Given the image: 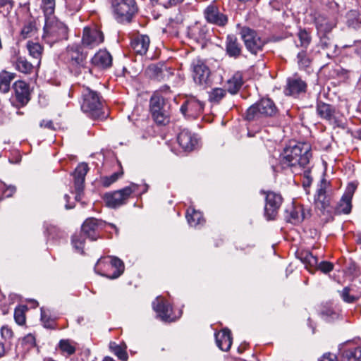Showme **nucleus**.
<instances>
[{
  "mask_svg": "<svg viewBox=\"0 0 361 361\" xmlns=\"http://www.w3.org/2000/svg\"><path fill=\"white\" fill-rule=\"evenodd\" d=\"M320 314L325 321L329 322L337 319L339 317L338 313L333 310L332 307L326 306L322 308Z\"/></svg>",
  "mask_w": 361,
  "mask_h": 361,
  "instance_id": "obj_36",
  "label": "nucleus"
},
{
  "mask_svg": "<svg viewBox=\"0 0 361 361\" xmlns=\"http://www.w3.org/2000/svg\"><path fill=\"white\" fill-rule=\"evenodd\" d=\"M226 95V91L221 88H214L209 93V100L213 103H219Z\"/></svg>",
  "mask_w": 361,
  "mask_h": 361,
  "instance_id": "obj_40",
  "label": "nucleus"
},
{
  "mask_svg": "<svg viewBox=\"0 0 361 361\" xmlns=\"http://www.w3.org/2000/svg\"><path fill=\"white\" fill-rule=\"evenodd\" d=\"M290 216L291 222L293 224H298L303 221L305 218L303 207L300 205L293 207L290 211Z\"/></svg>",
  "mask_w": 361,
  "mask_h": 361,
  "instance_id": "obj_34",
  "label": "nucleus"
},
{
  "mask_svg": "<svg viewBox=\"0 0 361 361\" xmlns=\"http://www.w3.org/2000/svg\"><path fill=\"white\" fill-rule=\"evenodd\" d=\"M104 42L103 33L96 28L85 27L83 30V45H98Z\"/></svg>",
  "mask_w": 361,
  "mask_h": 361,
  "instance_id": "obj_19",
  "label": "nucleus"
},
{
  "mask_svg": "<svg viewBox=\"0 0 361 361\" xmlns=\"http://www.w3.org/2000/svg\"><path fill=\"white\" fill-rule=\"evenodd\" d=\"M66 28L64 24L59 21L55 16L47 17L45 18V24L44 26L43 38L47 44H53L56 42V39L51 38L65 34Z\"/></svg>",
  "mask_w": 361,
  "mask_h": 361,
  "instance_id": "obj_7",
  "label": "nucleus"
},
{
  "mask_svg": "<svg viewBox=\"0 0 361 361\" xmlns=\"http://www.w3.org/2000/svg\"><path fill=\"white\" fill-rule=\"evenodd\" d=\"M298 63L303 67H308L310 64V59L307 56L305 51H301L298 54Z\"/></svg>",
  "mask_w": 361,
  "mask_h": 361,
  "instance_id": "obj_51",
  "label": "nucleus"
},
{
  "mask_svg": "<svg viewBox=\"0 0 361 361\" xmlns=\"http://www.w3.org/2000/svg\"><path fill=\"white\" fill-rule=\"evenodd\" d=\"M204 106V103L199 99L190 97L180 106V111L185 116L196 118L202 113Z\"/></svg>",
  "mask_w": 361,
  "mask_h": 361,
  "instance_id": "obj_13",
  "label": "nucleus"
},
{
  "mask_svg": "<svg viewBox=\"0 0 361 361\" xmlns=\"http://www.w3.org/2000/svg\"><path fill=\"white\" fill-rule=\"evenodd\" d=\"M317 29L319 30V31H325V32H327V31H329L331 30V27H328L327 28H324L323 27V25L322 24H318L317 25Z\"/></svg>",
  "mask_w": 361,
  "mask_h": 361,
  "instance_id": "obj_64",
  "label": "nucleus"
},
{
  "mask_svg": "<svg viewBox=\"0 0 361 361\" xmlns=\"http://www.w3.org/2000/svg\"><path fill=\"white\" fill-rule=\"evenodd\" d=\"M310 145L307 143L297 145L284 149L280 161L283 167L302 168L309 164L312 157Z\"/></svg>",
  "mask_w": 361,
  "mask_h": 361,
  "instance_id": "obj_1",
  "label": "nucleus"
},
{
  "mask_svg": "<svg viewBox=\"0 0 361 361\" xmlns=\"http://www.w3.org/2000/svg\"><path fill=\"white\" fill-rule=\"evenodd\" d=\"M282 202L283 198L280 194L274 192H267L264 215L268 220L276 217Z\"/></svg>",
  "mask_w": 361,
  "mask_h": 361,
  "instance_id": "obj_12",
  "label": "nucleus"
},
{
  "mask_svg": "<svg viewBox=\"0 0 361 361\" xmlns=\"http://www.w3.org/2000/svg\"><path fill=\"white\" fill-rule=\"evenodd\" d=\"M298 37L302 45L309 44L311 42V37L305 30H301L298 32Z\"/></svg>",
  "mask_w": 361,
  "mask_h": 361,
  "instance_id": "obj_50",
  "label": "nucleus"
},
{
  "mask_svg": "<svg viewBox=\"0 0 361 361\" xmlns=\"http://www.w3.org/2000/svg\"><path fill=\"white\" fill-rule=\"evenodd\" d=\"M353 290L348 287L344 288L341 292V297L345 302L353 303L357 300L360 295H354L352 293Z\"/></svg>",
  "mask_w": 361,
  "mask_h": 361,
  "instance_id": "obj_39",
  "label": "nucleus"
},
{
  "mask_svg": "<svg viewBox=\"0 0 361 361\" xmlns=\"http://www.w3.org/2000/svg\"><path fill=\"white\" fill-rule=\"evenodd\" d=\"M42 128L54 130L53 122L50 120H42L39 124Z\"/></svg>",
  "mask_w": 361,
  "mask_h": 361,
  "instance_id": "obj_57",
  "label": "nucleus"
},
{
  "mask_svg": "<svg viewBox=\"0 0 361 361\" xmlns=\"http://www.w3.org/2000/svg\"><path fill=\"white\" fill-rule=\"evenodd\" d=\"M135 51L140 54H145L148 50V47H134Z\"/></svg>",
  "mask_w": 361,
  "mask_h": 361,
  "instance_id": "obj_59",
  "label": "nucleus"
},
{
  "mask_svg": "<svg viewBox=\"0 0 361 361\" xmlns=\"http://www.w3.org/2000/svg\"><path fill=\"white\" fill-rule=\"evenodd\" d=\"M1 334L3 338L9 339L13 337V331L6 326H3L1 329Z\"/></svg>",
  "mask_w": 361,
  "mask_h": 361,
  "instance_id": "obj_53",
  "label": "nucleus"
},
{
  "mask_svg": "<svg viewBox=\"0 0 361 361\" xmlns=\"http://www.w3.org/2000/svg\"><path fill=\"white\" fill-rule=\"evenodd\" d=\"M82 103L81 108L83 111L92 113L99 110L102 106V101L99 94L90 89L84 88L82 93Z\"/></svg>",
  "mask_w": 361,
  "mask_h": 361,
  "instance_id": "obj_10",
  "label": "nucleus"
},
{
  "mask_svg": "<svg viewBox=\"0 0 361 361\" xmlns=\"http://www.w3.org/2000/svg\"><path fill=\"white\" fill-rule=\"evenodd\" d=\"M92 62L99 68H106L112 64V56L106 49H100L94 55Z\"/></svg>",
  "mask_w": 361,
  "mask_h": 361,
  "instance_id": "obj_23",
  "label": "nucleus"
},
{
  "mask_svg": "<svg viewBox=\"0 0 361 361\" xmlns=\"http://www.w3.org/2000/svg\"><path fill=\"white\" fill-rule=\"evenodd\" d=\"M16 68L21 73L29 74L32 72L34 66L25 58L19 56L16 62Z\"/></svg>",
  "mask_w": 361,
  "mask_h": 361,
  "instance_id": "obj_32",
  "label": "nucleus"
},
{
  "mask_svg": "<svg viewBox=\"0 0 361 361\" xmlns=\"http://www.w3.org/2000/svg\"><path fill=\"white\" fill-rule=\"evenodd\" d=\"M361 347L349 348L343 350L338 361H361Z\"/></svg>",
  "mask_w": 361,
  "mask_h": 361,
  "instance_id": "obj_26",
  "label": "nucleus"
},
{
  "mask_svg": "<svg viewBox=\"0 0 361 361\" xmlns=\"http://www.w3.org/2000/svg\"><path fill=\"white\" fill-rule=\"evenodd\" d=\"M180 146L185 151H192L197 145V137L187 129L183 130L178 136Z\"/></svg>",
  "mask_w": 361,
  "mask_h": 361,
  "instance_id": "obj_20",
  "label": "nucleus"
},
{
  "mask_svg": "<svg viewBox=\"0 0 361 361\" xmlns=\"http://www.w3.org/2000/svg\"><path fill=\"white\" fill-rule=\"evenodd\" d=\"M150 112L154 121L159 125H166L170 119V105L158 93L150 99Z\"/></svg>",
  "mask_w": 361,
  "mask_h": 361,
  "instance_id": "obj_2",
  "label": "nucleus"
},
{
  "mask_svg": "<svg viewBox=\"0 0 361 361\" xmlns=\"http://www.w3.org/2000/svg\"><path fill=\"white\" fill-rule=\"evenodd\" d=\"M317 112L322 118L327 120L331 119L333 115V111L330 105L325 103L318 104Z\"/></svg>",
  "mask_w": 361,
  "mask_h": 361,
  "instance_id": "obj_37",
  "label": "nucleus"
},
{
  "mask_svg": "<svg viewBox=\"0 0 361 361\" xmlns=\"http://www.w3.org/2000/svg\"><path fill=\"white\" fill-rule=\"evenodd\" d=\"M0 6L6 7L7 10L11 8V0H0Z\"/></svg>",
  "mask_w": 361,
  "mask_h": 361,
  "instance_id": "obj_60",
  "label": "nucleus"
},
{
  "mask_svg": "<svg viewBox=\"0 0 361 361\" xmlns=\"http://www.w3.org/2000/svg\"><path fill=\"white\" fill-rule=\"evenodd\" d=\"M123 174V172H116L109 176H104L102 178V183L104 187H109L116 182Z\"/></svg>",
  "mask_w": 361,
  "mask_h": 361,
  "instance_id": "obj_45",
  "label": "nucleus"
},
{
  "mask_svg": "<svg viewBox=\"0 0 361 361\" xmlns=\"http://www.w3.org/2000/svg\"><path fill=\"white\" fill-rule=\"evenodd\" d=\"M148 75L157 80H164L166 77H169L171 73L170 68H168L164 64H152L147 69Z\"/></svg>",
  "mask_w": 361,
  "mask_h": 361,
  "instance_id": "obj_22",
  "label": "nucleus"
},
{
  "mask_svg": "<svg viewBox=\"0 0 361 361\" xmlns=\"http://www.w3.org/2000/svg\"><path fill=\"white\" fill-rule=\"evenodd\" d=\"M217 346L223 351L230 349L232 344L231 331L228 329H224L222 331L215 334Z\"/></svg>",
  "mask_w": 361,
  "mask_h": 361,
  "instance_id": "obj_25",
  "label": "nucleus"
},
{
  "mask_svg": "<svg viewBox=\"0 0 361 361\" xmlns=\"http://www.w3.org/2000/svg\"><path fill=\"white\" fill-rule=\"evenodd\" d=\"M346 24L349 27L358 28L361 25V18L357 11H350L346 15Z\"/></svg>",
  "mask_w": 361,
  "mask_h": 361,
  "instance_id": "obj_31",
  "label": "nucleus"
},
{
  "mask_svg": "<svg viewBox=\"0 0 361 361\" xmlns=\"http://www.w3.org/2000/svg\"><path fill=\"white\" fill-rule=\"evenodd\" d=\"M29 54L34 59H39L37 65L40 63V57L43 51V47H27Z\"/></svg>",
  "mask_w": 361,
  "mask_h": 361,
  "instance_id": "obj_46",
  "label": "nucleus"
},
{
  "mask_svg": "<svg viewBox=\"0 0 361 361\" xmlns=\"http://www.w3.org/2000/svg\"><path fill=\"white\" fill-rule=\"evenodd\" d=\"M228 39L229 40L228 44L227 45H234L235 43V37L234 36H228Z\"/></svg>",
  "mask_w": 361,
  "mask_h": 361,
  "instance_id": "obj_63",
  "label": "nucleus"
},
{
  "mask_svg": "<svg viewBox=\"0 0 361 361\" xmlns=\"http://www.w3.org/2000/svg\"><path fill=\"white\" fill-rule=\"evenodd\" d=\"M59 348L63 353L71 355L75 353V343L69 339H61L59 343Z\"/></svg>",
  "mask_w": 361,
  "mask_h": 361,
  "instance_id": "obj_33",
  "label": "nucleus"
},
{
  "mask_svg": "<svg viewBox=\"0 0 361 361\" xmlns=\"http://www.w3.org/2000/svg\"><path fill=\"white\" fill-rule=\"evenodd\" d=\"M337 357L332 353H324L319 359V361H336Z\"/></svg>",
  "mask_w": 361,
  "mask_h": 361,
  "instance_id": "obj_54",
  "label": "nucleus"
},
{
  "mask_svg": "<svg viewBox=\"0 0 361 361\" xmlns=\"http://www.w3.org/2000/svg\"><path fill=\"white\" fill-rule=\"evenodd\" d=\"M115 17L118 22L129 23L137 11L135 0H111Z\"/></svg>",
  "mask_w": 361,
  "mask_h": 361,
  "instance_id": "obj_4",
  "label": "nucleus"
},
{
  "mask_svg": "<svg viewBox=\"0 0 361 361\" xmlns=\"http://www.w3.org/2000/svg\"><path fill=\"white\" fill-rule=\"evenodd\" d=\"M66 7L72 11H78L82 6V0H66Z\"/></svg>",
  "mask_w": 361,
  "mask_h": 361,
  "instance_id": "obj_48",
  "label": "nucleus"
},
{
  "mask_svg": "<svg viewBox=\"0 0 361 361\" xmlns=\"http://www.w3.org/2000/svg\"><path fill=\"white\" fill-rule=\"evenodd\" d=\"M152 307L162 321L171 322L175 320L171 315V307L166 304L163 298L157 297L152 302Z\"/></svg>",
  "mask_w": 361,
  "mask_h": 361,
  "instance_id": "obj_18",
  "label": "nucleus"
},
{
  "mask_svg": "<svg viewBox=\"0 0 361 361\" xmlns=\"http://www.w3.org/2000/svg\"><path fill=\"white\" fill-rule=\"evenodd\" d=\"M42 8L45 18H47V17L54 16L55 0H42Z\"/></svg>",
  "mask_w": 361,
  "mask_h": 361,
  "instance_id": "obj_38",
  "label": "nucleus"
},
{
  "mask_svg": "<svg viewBox=\"0 0 361 361\" xmlns=\"http://www.w3.org/2000/svg\"><path fill=\"white\" fill-rule=\"evenodd\" d=\"M298 257L310 273L320 270L324 274H327L334 269V264L329 262L322 261L319 263L317 257L307 250L300 252Z\"/></svg>",
  "mask_w": 361,
  "mask_h": 361,
  "instance_id": "obj_5",
  "label": "nucleus"
},
{
  "mask_svg": "<svg viewBox=\"0 0 361 361\" xmlns=\"http://www.w3.org/2000/svg\"><path fill=\"white\" fill-rule=\"evenodd\" d=\"M17 101L22 105H25L30 101L29 85L24 81H16L13 85Z\"/></svg>",
  "mask_w": 361,
  "mask_h": 361,
  "instance_id": "obj_21",
  "label": "nucleus"
},
{
  "mask_svg": "<svg viewBox=\"0 0 361 361\" xmlns=\"http://www.w3.org/2000/svg\"><path fill=\"white\" fill-rule=\"evenodd\" d=\"M88 170L89 168L87 164L85 163H81L78 164L73 173L76 200H80V193L82 192L84 188L85 178Z\"/></svg>",
  "mask_w": 361,
  "mask_h": 361,
  "instance_id": "obj_17",
  "label": "nucleus"
},
{
  "mask_svg": "<svg viewBox=\"0 0 361 361\" xmlns=\"http://www.w3.org/2000/svg\"><path fill=\"white\" fill-rule=\"evenodd\" d=\"M151 1L153 4L158 3L161 5H162L163 6H164L165 8H167L166 0H151Z\"/></svg>",
  "mask_w": 361,
  "mask_h": 361,
  "instance_id": "obj_62",
  "label": "nucleus"
},
{
  "mask_svg": "<svg viewBox=\"0 0 361 361\" xmlns=\"http://www.w3.org/2000/svg\"><path fill=\"white\" fill-rule=\"evenodd\" d=\"M192 78L195 82L204 87L210 86L212 83L211 71L204 61L195 59L191 64Z\"/></svg>",
  "mask_w": 361,
  "mask_h": 361,
  "instance_id": "obj_6",
  "label": "nucleus"
},
{
  "mask_svg": "<svg viewBox=\"0 0 361 361\" xmlns=\"http://www.w3.org/2000/svg\"><path fill=\"white\" fill-rule=\"evenodd\" d=\"M36 32L35 24L32 22H29L25 24L22 29L21 35L23 38L32 37Z\"/></svg>",
  "mask_w": 361,
  "mask_h": 361,
  "instance_id": "obj_42",
  "label": "nucleus"
},
{
  "mask_svg": "<svg viewBox=\"0 0 361 361\" xmlns=\"http://www.w3.org/2000/svg\"><path fill=\"white\" fill-rule=\"evenodd\" d=\"M331 197L329 190V183L323 178L317 192L315 197L316 207L322 212L326 211L327 213L331 212L330 207Z\"/></svg>",
  "mask_w": 361,
  "mask_h": 361,
  "instance_id": "obj_9",
  "label": "nucleus"
},
{
  "mask_svg": "<svg viewBox=\"0 0 361 361\" xmlns=\"http://www.w3.org/2000/svg\"><path fill=\"white\" fill-rule=\"evenodd\" d=\"M183 1V0H166L167 8L172 5H176Z\"/></svg>",
  "mask_w": 361,
  "mask_h": 361,
  "instance_id": "obj_61",
  "label": "nucleus"
},
{
  "mask_svg": "<svg viewBox=\"0 0 361 361\" xmlns=\"http://www.w3.org/2000/svg\"><path fill=\"white\" fill-rule=\"evenodd\" d=\"M83 233L75 234L72 238V244L74 248L79 252H83L85 239L83 238Z\"/></svg>",
  "mask_w": 361,
  "mask_h": 361,
  "instance_id": "obj_41",
  "label": "nucleus"
},
{
  "mask_svg": "<svg viewBox=\"0 0 361 361\" xmlns=\"http://www.w3.org/2000/svg\"><path fill=\"white\" fill-rule=\"evenodd\" d=\"M14 319L16 323L19 325H23L25 322V316L23 307H19L16 308L14 312Z\"/></svg>",
  "mask_w": 361,
  "mask_h": 361,
  "instance_id": "obj_47",
  "label": "nucleus"
},
{
  "mask_svg": "<svg viewBox=\"0 0 361 361\" xmlns=\"http://www.w3.org/2000/svg\"><path fill=\"white\" fill-rule=\"evenodd\" d=\"M204 14L207 22L218 26H224L228 22L227 16L214 5L207 6Z\"/></svg>",
  "mask_w": 361,
  "mask_h": 361,
  "instance_id": "obj_16",
  "label": "nucleus"
},
{
  "mask_svg": "<svg viewBox=\"0 0 361 361\" xmlns=\"http://www.w3.org/2000/svg\"><path fill=\"white\" fill-rule=\"evenodd\" d=\"M276 112L277 108L274 102L269 98H263L249 107L246 113V119L253 121L262 117H271Z\"/></svg>",
  "mask_w": 361,
  "mask_h": 361,
  "instance_id": "obj_3",
  "label": "nucleus"
},
{
  "mask_svg": "<svg viewBox=\"0 0 361 361\" xmlns=\"http://www.w3.org/2000/svg\"><path fill=\"white\" fill-rule=\"evenodd\" d=\"M111 348H112L114 354L118 357V359H120L121 360H123V361L128 360V355L126 350V345L124 348H123L121 345H116L114 347L112 345H111Z\"/></svg>",
  "mask_w": 361,
  "mask_h": 361,
  "instance_id": "obj_44",
  "label": "nucleus"
},
{
  "mask_svg": "<svg viewBox=\"0 0 361 361\" xmlns=\"http://www.w3.org/2000/svg\"><path fill=\"white\" fill-rule=\"evenodd\" d=\"M262 47H246V49L252 54L256 55L258 51H261Z\"/></svg>",
  "mask_w": 361,
  "mask_h": 361,
  "instance_id": "obj_58",
  "label": "nucleus"
},
{
  "mask_svg": "<svg viewBox=\"0 0 361 361\" xmlns=\"http://www.w3.org/2000/svg\"><path fill=\"white\" fill-rule=\"evenodd\" d=\"M186 218L188 224L191 226H197L199 224H201L203 221V216L200 212L196 211L194 209H188L186 214Z\"/></svg>",
  "mask_w": 361,
  "mask_h": 361,
  "instance_id": "obj_30",
  "label": "nucleus"
},
{
  "mask_svg": "<svg viewBox=\"0 0 361 361\" xmlns=\"http://www.w3.org/2000/svg\"><path fill=\"white\" fill-rule=\"evenodd\" d=\"M243 85L242 74L239 72L235 73L231 78L227 81V89L231 94H235Z\"/></svg>",
  "mask_w": 361,
  "mask_h": 361,
  "instance_id": "obj_27",
  "label": "nucleus"
},
{
  "mask_svg": "<svg viewBox=\"0 0 361 361\" xmlns=\"http://www.w3.org/2000/svg\"><path fill=\"white\" fill-rule=\"evenodd\" d=\"M240 37L245 45H257L259 43H276L281 39V36H274L269 39H262L261 37L252 29L244 27L240 30Z\"/></svg>",
  "mask_w": 361,
  "mask_h": 361,
  "instance_id": "obj_11",
  "label": "nucleus"
},
{
  "mask_svg": "<svg viewBox=\"0 0 361 361\" xmlns=\"http://www.w3.org/2000/svg\"><path fill=\"white\" fill-rule=\"evenodd\" d=\"M41 320L44 324V326H51L49 317L47 316L46 311L43 308L41 309Z\"/></svg>",
  "mask_w": 361,
  "mask_h": 361,
  "instance_id": "obj_55",
  "label": "nucleus"
},
{
  "mask_svg": "<svg viewBox=\"0 0 361 361\" xmlns=\"http://www.w3.org/2000/svg\"><path fill=\"white\" fill-rule=\"evenodd\" d=\"M110 264L115 270L112 274H106L109 279H114L120 276L124 271L123 262L116 257H109Z\"/></svg>",
  "mask_w": 361,
  "mask_h": 361,
  "instance_id": "obj_29",
  "label": "nucleus"
},
{
  "mask_svg": "<svg viewBox=\"0 0 361 361\" xmlns=\"http://www.w3.org/2000/svg\"><path fill=\"white\" fill-rule=\"evenodd\" d=\"M82 47H72L71 49V57L76 63L81 64L86 59V54L83 53Z\"/></svg>",
  "mask_w": 361,
  "mask_h": 361,
  "instance_id": "obj_35",
  "label": "nucleus"
},
{
  "mask_svg": "<svg viewBox=\"0 0 361 361\" xmlns=\"http://www.w3.org/2000/svg\"><path fill=\"white\" fill-rule=\"evenodd\" d=\"M355 188V185L353 183L348 185L345 192L335 207L336 213L349 214L350 212L352 207L351 200Z\"/></svg>",
  "mask_w": 361,
  "mask_h": 361,
  "instance_id": "obj_15",
  "label": "nucleus"
},
{
  "mask_svg": "<svg viewBox=\"0 0 361 361\" xmlns=\"http://www.w3.org/2000/svg\"><path fill=\"white\" fill-rule=\"evenodd\" d=\"M23 345H24L27 349L33 348L35 346V337L32 334H28L26 335L22 341Z\"/></svg>",
  "mask_w": 361,
  "mask_h": 361,
  "instance_id": "obj_49",
  "label": "nucleus"
},
{
  "mask_svg": "<svg viewBox=\"0 0 361 361\" xmlns=\"http://www.w3.org/2000/svg\"><path fill=\"white\" fill-rule=\"evenodd\" d=\"M137 188V185L131 183L121 190L115 191L112 193L106 194L104 196V201L106 204L111 208H116L124 204L126 200L134 192Z\"/></svg>",
  "mask_w": 361,
  "mask_h": 361,
  "instance_id": "obj_8",
  "label": "nucleus"
},
{
  "mask_svg": "<svg viewBox=\"0 0 361 361\" xmlns=\"http://www.w3.org/2000/svg\"><path fill=\"white\" fill-rule=\"evenodd\" d=\"M307 84L300 78L289 79L288 81L286 94L296 96L306 91Z\"/></svg>",
  "mask_w": 361,
  "mask_h": 361,
  "instance_id": "obj_24",
  "label": "nucleus"
},
{
  "mask_svg": "<svg viewBox=\"0 0 361 361\" xmlns=\"http://www.w3.org/2000/svg\"><path fill=\"white\" fill-rule=\"evenodd\" d=\"M15 73H9L6 71L0 72V92L6 93L10 90L11 82L15 78Z\"/></svg>",
  "mask_w": 361,
  "mask_h": 361,
  "instance_id": "obj_28",
  "label": "nucleus"
},
{
  "mask_svg": "<svg viewBox=\"0 0 361 361\" xmlns=\"http://www.w3.org/2000/svg\"><path fill=\"white\" fill-rule=\"evenodd\" d=\"M226 52L229 56L237 57L240 53L239 47H226Z\"/></svg>",
  "mask_w": 361,
  "mask_h": 361,
  "instance_id": "obj_52",
  "label": "nucleus"
},
{
  "mask_svg": "<svg viewBox=\"0 0 361 361\" xmlns=\"http://www.w3.org/2000/svg\"><path fill=\"white\" fill-rule=\"evenodd\" d=\"M104 223L94 218L87 219L82 225L81 231L84 235L92 240L99 238V231L103 228Z\"/></svg>",
  "mask_w": 361,
  "mask_h": 361,
  "instance_id": "obj_14",
  "label": "nucleus"
},
{
  "mask_svg": "<svg viewBox=\"0 0 361 361\" xmlns=\"http://www.w3.org/2000/svg\"><path fill=\"white\" fill-rule=\"evenodd\" d=\"M16 192V188L14 186H8L7 187L3 192V195L6 197H10L13 195V194Z\"/></svg>",
  "mask_w": 361,
  "mask_h": 361,
  "instance_id": "obj_56",
  "label": "nucleus"
},
{
  "mask_svg": "<svg viewBox=\"0 0 361 361\" xmlns=\"http://www.w3.org/2000/svg\"><path fill=\"white\" fill-rule=\"evenodd\" d=\"M150 39L148 35L137 34L132 39L131 45H149Z\"/></svg>",
  "mask_w": 361,
  "mask_h": 361,
  "instance_id": "obj_43",
  "label": "nucleus"
}]
</instances>
